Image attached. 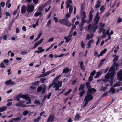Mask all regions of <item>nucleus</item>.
<instances>
[{"label":"nucleus","instance_id":"f257e3e1","mask_svg":"<svg viewBox=\"0 0 122 122\" xmlns=\"http://www.w3.org/2000/svg\"><path fill=\"white\" fill-rule=\"evenodd\" d=\"M71 15L69 12H67L66 15L67 17L66 19H60L59 21V22L60 23L65 25L68 27H70L71 25V24L67 19L68 18L70 17Z\"/></svg>","mask_w":122,"mask_h":122},{"label":"nucleus","instance_id":"f03ea898","mask_svg":"<svg viewBox=\"0 0 122 122\" xmlns=\"http://www.w3.org/2000/svg\"><path fill=\"white\" fill-rule=\"evenodd\" d=\"M86 86L87 89V94H92L93 92H96V90L93 88L91 87L89 82H87L85 84Z\"/></svg>","mask_w":122,"mask_h":122},{"label":"nucleus","instance_id":"7ed1b4c3","mask_svg":"<svg viewBox=\"0 0 122 122\" xmlns=\"http://www.w3.org/2000/svg\"><path fill=\"white\" fill-rule=\"evenodd\" d=\"M97 25H92L91 24H90L88 26L87 28L90 32H93L94 33L98 28V26Z\"/></svg>","mask_w":122,"mask_h":122},{"label":"nucleus","instance_id":"20e7f679","mask_svg":"<svg viewBox=\"0 0 122 122\" xmlns=\"http://www.w3.org/2000/svg\"><path fill=\"white\" fill-rule=\"evenodd\" d=\"M43 85L42 84L39 86L38 87L37 91L38 92H40L42 90V93L43 94H44L46 91V86L45 85H44L43 88L42 86Z\"/></svg>","mask_w":122,"mask_h":122},{"label":"nucleus","instance_id":"39448f33","mask_svg":"<svg viewBox=\"0 0 122 122\" xmlns=\"http://www.w3.org/2000/svg\"><path fill=\"white\" fill-rule=\"evenodd\" d=\"M24 102L21 101H20L18 103H16L15 104V106H18L20 107H33V106L30 105H27L25 104H23L24 103Z\"/></svg>","mask_w":122,"mask_h":122},{"label":"nucleus","instance_id":"423d86ee","mask_svg":"<svg viewBox=\"0 0 122 122\" xmlns=\"http://www.w3.org/2000/svg\"><path fill=\"white\" fill-rule=\"evenodd\" d=\"M55 85V87H56L55 90L56 91L59 90L60 91V89H59V87H61L62 85V81H57V83H53Z\"/></svg>","mask_w":122,"mask_h":122},{"label":"nucleus","instance_id":"0eeeda50","mask_svg":"<svg viewBox=\"0 0 122 122\" xmlns=\"http://www.w3.org/2000/svg\"><path fill=\"white\" fill-rule=\"evenodd\" d=\"M99 15V12H97L96 15L94 19V22L95 24V25H98V22L99 20L100 17L98 15Z\"/></svg>","mask_w":122,"mask_h":122},{"label":"nucleus","instance_id":"6e6552de","mask_svg":"<svg viewBox=\"0 0 122 122\" xmlns=\"http://www.w3.org/2000/svg\"><path fill=\"white\" fill-rule=\"evenodd\" d=\"M34 7L33 5H28L27 7V12L31 13L34 10Z\"/></svg>","mask_w":122,"mask_h":122},{"label":"nucleus","instance_id":"1a4fd4ad","mask_svg":"<svg viewBox=\"0 0 122 122\" xmlns=\"http://www.w3.org/2000/svg\"><path fill=\"white\" fill-rule=\"evenodd\" d=\"M81 15H82L83 17H82L81 19V23L84 24L86 23V21L85 19L86 18V13L85 11H83L82 12H81Z\"/></svg>","mask_w":122,"mask_h":122},{"label":"nucleus","instance_id":"9d476101","mask_svg":"<svg viewBox=\"0 0 122 122\" xmlns=\"http://www.w3.org/2000/svg\"><path fill=\"white\" fill-rule=\"evenodd\" d=\"M55 119V117L54 114L50 115L48 117L46 122H52Z\"/></svg>","mask_w":122,"mask_h":122},{"label":"nucleus","instance_id":"9b49d317","mask_svg":"<svg viewBox=\"0 0 122 122\" xmlns=\"http://www.w3.org/2000/svg\"><path fill=\"white\" fill-rule=\"evenodd\" d=\"M117 79L120 81H122V69L119 71L117 73Z\"/></svg>","mask_w":122,"mask_h":122},{"label":"nucleus","instance_id":"f8f14e48","mask_svg":"<svg viewBox=\"0 0 122 122\" xmlns=\"http://www.w3.org/2000/svg\"><path fill=\"white\" fill-rule=\"evenodd\" d=\"M93 98L91 94H87V96L85 98V100H87L89 102L92 100Z\"/></svg>","mask_w":122,"mask_h":122},{"label":"nucleus","instance_id":"ddd939ff","mask_svg":"<svg viewBox=\"0 0 122 122\" xmlns=\"http://www.w3.org/2000/svg\"><path fill=\"white\" fill-rule=\"evenodd\" d=\"M5 83L8 85H15L16 83L12 81L11 79H10L7 80L5 82Z\"/></svg>","mask_w":122,"mask_h":122},{"label":"nucleus","instance_id":"4468645a","mask_svg":"<svg viewBox=\"0 0 122 122\" xmlns=\"http://www.w3.org/2000/svg\"><path fill=\"white\" fill-rule=\"evenodd\" d=\"M38 51H35V53H37L38 54L44 52L45 51V49L42 48L41 47H39L38 48Z\"/></svg>","mask_w":122,"mask_h":122},{"label":"nucleus","instance_id":"2eb2a0df","mask_svg":"<svg viewBox=\"0 0 122 122\" xmlns=\"http://www.w3.org/2000/svg\"><path fill=\"white\" fill-rule=\"evenodd\" d=\"M43 40V39H41L38 42L35 43L34 45V46L32 47L33 49H34L36 48L41 43Z\"/></svg>","mask_w":122,"mask_h":122},{"label":"nucleus","instance_id":"dca6fc26","mask_svg":"<svg viewBox=\"0 0 122 122\" xmlns=\"http://www.w3.org/2000/svg\"><path fill=\"white\" fill-rule=\"evenodd\" d=\"M56 68H54L52 70L50 71H47L46 73H44L41 74V76L40 77H44L49 75L53 70L55 69Z\"/></svg>","mask_w":122,"mask_h":122},{"label":"nucleus","instance_id":"f3484780","mask_svg":"<svg viewBox=\"0 0 122 122\" xmlns=\"http://www.w3.org/2000/svg\"><path fill=\"white\" fill-rule=\"evenodd\" d=\"M20 97L21 98L24 99L27 101L31 100V98L30 97L27 95H21Z\"/></svg>","mask_w":122,"mask_h":122},{"label":"nucleus","instance_id":"a211bd4d","mask_svg":"<svg viewBox=\"0 0 122 122\" xmlns=\"http://www.w3.org/2000/svg\"><path fill=\"white\" fill-rule=\"evenodd\" d=\"M118 56H117L115 57H114L113 60V61L114 62V65L116 66H118V64L116 63L115 62L116 61H117L118 59Z\"/></svg>","mask_w":122,"mask_h":122},{"label":"nucleus","instance_id":"6ab92c4d","mask_svg":"<svg viewBox=\"0 0 122 122\" xmlns=\"http://www.w3.org/2000/svg\"><path fill=\"white\" fill-rule=\"evenodd\" d=\"M80 69L82 71L85 70V66L83 65L84 62L83 61L79 62Z\"/></svg>","mask_w":122,"mask_h":122},{"label":"nucleus","instance_id":"aec40b11","mask_svg":"<svg viewBox=\"0 0 122 122\" xmlns=\"http://www.w3.org/2000/svg\"><path fill=\"white\" fill-rule=\"evenodd\" d=\"M27 8L26 6L25 5H23L21 8V12L22 14H24L26 12Z\"/></svg>","mask_w":122,"mask_h":122},{"label":"nucleus","instance_id":"412c9836","mask_svg":"<svg viewBox=\"0 0 122 122\" xmlns=\"http://www.w3.org/2000/svg\"><path fill=\"white\" fill-rule=\"evenodd\" d=\"M40 82L39 81H34L31 83V85L33 86H36V87H37V86H38L40 85Z\"/></svg>","mask_w":122,"mask_h":122},{"label":"nucleus","instance_id":"4be33fe9","mask_svg":"<svg viewBox=\"0 0 122 122\" xmlns=\"http://www.w3.org/2000/svg\"><path fill=\"white\" fill-rule=\"evenodd\" d=\"M93 40V39L91 40L88 42L87 44L88 46L87 47V48H89L91 47V43L92 42Z\"/></svg>","mask_w":122,"mask_h":122},{"label":"nucleus","instance_id":"5701e85b","mask_svg":"<svg viewBox=\"0 0 122 122\" xmlns=\"http://www.w3.org/2000/svg\"><path fill=\"white\" fill-rule=\"evenodd\" d=\"M61 75H60L56 77L53 81V83H54V82L56 83V82H57L58 81H57V80H58L59 79V78L61 77Z\"/></svg>","mask_w":122,"mask_h":122},{"label":"nucleus","instance_id":"b1692460","mask_svg":"<svg viewBox=\"0 0 122 122\" xmlns=\"http://www.w3.org/2000/svg\"><path fill=\"white\" fill-rule=\"evenodd\" d=\"M69 71V69L68 67L66 68L63 70L62 73H67Z\"/></svg>","mask_w":122,"mask_h":122},{"label":"nucleus","instance_id":"393cba45","mask_svg":"<svg viewBox=\"0 0 122 122\" xmlns=\"http://www.w3.org/2000/svg\"><path fill=\"white\" fill-rule=\"evenodd\" d=\"M85 85L84 84H81L80 85V87L79 88L78 90L81 91L82 90H84L85 88Z\"/></svg>","mask_w":122,"mask_h":122},{"label":"nucleus","instance_id":"a878e982","mask_svg":"<svg viewBox=\"0 0 122 122\" xmlns=\"http://www.w3.org/2000/svg\"><path fill=\"white\" fill-rule=\"evenodd\" d=\"M7 107L5 106H4L0 107V112H2L4 111L6 109Z\"/></svg>","mask_w":122,"mask_h":122},{"label":"nucleus","instance_id":"bb28decb","mask_svg":"<svg viewBox=\"0 0 122 122\" xmlns=\"http://www.w3.org/2000/svg\"><path fill=\"white\" fill-rule=\"evenodd\" d=\"M45 6H44L43 5H42L40 6L39 7L38 9L37 10L39 11H40L41 12L44 9V8L45 7Z\"/></svg>","mask_w":122,"mask_h":122},{"label":"nucleus","instance_id":"cd10ccee","mask_svg":"<svg viewBox=\"0 0 122 122\" xmlns=\"http://www.w3.org/2000/svg\"><path fill=\"white\" fill-rule=\"evenodd\" d=\"M86 91L85 90H82L81 91L79 92V94L80 97H82L85 93Z\"/></svg>","mask_w":122,"mask_h":122},{"label":"nucleus","instance_id":"c85d7f7f","mask_svg":"<svg viewBox=\"0 0 122 122\" xmlns=\"http://www.w3.org/2000/svg\"><path fill=\"white\" fill-rule=\"evenodd\" d=\"M51 92L49 93L48 95H47L46 96H45L44 97V99H45L46 98H47L48 99H50V97L51 96Z\"/></svg>","mask_w":122,"mask_h":122},{"label":"nucleus","instance_id":"c756f323","mask_svg":"<svg viewBox=\"0 0 122 122\" xmlns=\"http://www.w3.org/2000/svg\"><path fill=\"white\" fill-rule=\"evenodd\" d=\"M81 117V116L79 115V114H76L74 118L75 120L76 121H78L79 120V119Z\"/></svg>","mask_w":122,"mask_h":122},{"label":"nucleus","instance_id":"7c9ffc66","mask_svg":"<svg viewBox=\"0 0 122 122\" xmlns=\"http://www.w3.org/2000/svg\"><path fill=\"white\" fill-rule=\"evenodd\" d=\"M102 73L100 72H97L96 74L94 77V78H98L101 75Z\"/></svg>","mask_w":122,"mask_h":122},{"label":"nucleus","instance_id":"2f4dec72","mask_svg":"<svg viewBox=\"0 0 122 122\" xmlns=\"http://www.w3.org/2000/svg\"><path fill=\"white\" fill-rule=\"evenodd\" d=\"M56 44V43L52 44L46 50V51H47L50 50L51 48L53 46L55 45Z\"/></svg>","mask_w":122,"mask_h":122},{"label":"nucleus","instance_id":"473e14b6","mask_svg":"<svg viewBox=\"0 0 122 122\" xmlns=\"http://www.w3.org/2000/svg\"><path fill=\"white\" fill-rule=\"evenodd\" d=\"M109 78L110 80H113L114 78V75L113 74L110 73H109Z\"/></svg>","mask_w":122,"mask_h":122},{"label":"nucleus","instance_id":"72a5a7b5","mask_svg":"<svg viewBox=\"0 0 122 122\" xmlns=\"http://www.w3.org/2000/svg\"><path fill=\"white\" fill-rule=\"evenodd\" d=\"M64 39L66 40L65 42L66 43L70 41L71 39V38H70L67 36H65L64 37Z\"/></svg>","mask_w":122,"mask_h":122},{"label":"nucleus","instance_id":"f704fd0d","mask_svg":"<svg viewBox=\"0 0 122 122\" xmlns=\"http://www.w3.org/2000/svg\"><path fill=\"white\" fill-rule=\"evenodd\" d=\"M100 25L101 26V28L100 30L101 31H102V30H104L105 31V29H103V28L104 27V26L105 25V24L104 23H103V24L102 23H101L100 24Z\"/></svg>","mask_w":122,"mask_h":122},{"label":"nucleus","instance_id":"c9c22d12","mask_svg":"<svg viewBox=\"0 0 122 122\" xmlns=\"http://www.w3.org/2000/svg\"><path fill=\"white\" fill-rule=\"evenodd\" d=\"M42 14L41 12L40 11L39 12H38V11H36L34 14V15L35 16L37 17L39 15H41Z\"/></svg>","mask_w":122,"mask_h":122},{"label":"nucleus","instance_id":"e433bc0d","mask_svg":"<svg viewBox=\"0 0 122 122\" xmlns=\"http://www.w3.org/2000/svg\"><path fill=\"white\" fill-rule=\"evenodd\" d=\"M12 119L15 122H17L18 121H20L21 120L19 117H17L16 118H12Z\"/></svg>","mask_w":122,"mask_h":122},{"label":"nucleus","instance_id":"4c0bfd02","mask_svg":"<svg viewBox=\"0 0 122 122\" xmlns=\"http://www.w3.org/2000/svg\"><path fill=\"white\" fill-rule=\"evenodd\" d=\"M115 91V89L112 87H111L110 90V92H111L112 93H114Z\"/></svg>","mask_w":122,"mask_h":122},{"label":"nucleus","instance_id":"58836bf2","mask_svg":"<svg viewBox=\"0 0 122 122\" xmlns=\"http://www.w3.org/2000/svg\"><path fill=\"white\" fill-rule=\"evenodd\" d=\"M41 118V117H38L37 118L34 119V122H39V121L40 120Z\"/></svg>","mask_w":122,"mask_h":122},{"label":"nucleus","instance_id":"ea45409f","mask_svg":"<svg viewBox=\"0 0 122 122\" xmlns=\"http://www.w3.org/2000/svg\"><path fill=\"white\" fill-rule=\"evenodd\" d=\"M29 112L28 111L25 110L23 112V115L24 116H26Z\"/></svg>","mask_w":122,"mask_h":122},{"label":"nucleus","instance_id":"a19ab883","mask_svg":"<svg viewBox=\"0 0 122 122\" xmlns=\"http://www.w3.org/2000/svg\"><path fill=\"white\" fill-rule=\"evenodd\" d=\"M81 44V46L82 48H85V44H84L83 43V41H81V42L80 43Z\"/></svg>","mask_w":122,"mask_h":122},{"label":"nucleus","instance_id":"79ce46f5","mask_svg":"<svg viewBox=\"0 0 122 122\" xmlns=\"http://www.w3.org/2000/svg\"><path fill=\"white\" fill-rule=\"evenodd\" d=\"M21 94H19L16 97V99L18 101H20V98H21L20 97V96H21Z\"/></svg>","mask_w":122,"mask_h":122},{"label":"nucleus","instance_id":"37998d69","mask_svg":"<svg viewBox=\"0 0 122 122\" xmlns=\"http://www.w3.org/2000/svg\"><path fill=\"white\" fill-rule=\"evenodd\" d=\"M107 87L105 86H102L101 87L100 90L102 91H103V92L105 91V90H106L107 88Z\"/></svg>","mask_w":122,"mask_h":122},{"label":"nucleus","instance_id":"c03bdc74","mask_svg":"<svg viewBox=\"0 0 122 122\" xmlns=\"http://www.w3.org/2000/svg\"><path fill=\"white\" fill-rule=\"evenodd\" d=\"M109 73H110L108 72L105 76V78L106 79H108L109 78Z\"/></svg>","mask_w":122,"mask_h":122},{"label":"nucleus","instance_id":"a18cd8bd","mask_svg":"<svg viewBox=\"0 0 122 122\" xmlns=\"http://www.w3.org/2000/svg\"><path fill=\"white\" fill-rule=\"evenodd\" d=\"M46 80V78H42L40 79V81L42 83H44Z\"/></svg>","mask_w":122,"mask_h":122},{"label":"nucleus","instance_id":"49530a36","mask_svg":"<svg viewBox=\"0 0 122 122\" xmlns=\"http://www.w3.org/2000/svg\"><path fill=\"white\" fill-rule=\"evenodd\" d=\"M5 5V3L4 2H2L0 3V6L4 7Z\"/></svg>","mask_w":122,"mask_h":122},{"label":"nucleus","instance_id":"de8ad7c7","mask_svg":"<svg viewBox=\"0 0 122 122\" xmlns=\"http://www.w3.org/2000/svg\"><path fill=\"white\" fill-rule=\"evenodd\" d=\"M51 3V2H50L48 1H47L43 5L45 6L46 5H50Z\"/></svg>","mask_w":122,"mask_h":122},{"label":"nucleus","instance_id":"09e8293b","mask_svg":"<svg viewBox=\"0 0 122 122\" xmlns=\"http://www.w3.org/2000/svg\"><path fill=\"white\" fill-rule=\"evenodd\" d=\"M96 71L95 70H93L90 74V76H94L95 73Z\"/></svg>","mask_w":122,"mask_h":122},{"label":"nucleus","instance_id":"8fccbe9b","mask_svg":"<svg viewBox=\"0 0 122 122\" xmlns=\"http://www.w3.org/2000/svg\"><path fill=\"white\" fill-rule=\"evenodd\" d=\"M84 101H85V103L84 105L83 106V108H84L88 104V103L89 102V101L87 100H85L84 99Z\"/></svg>","mask_w":122,"mask_h":122},{"label":"nucleus","instance_id":"3c124183","mask_svg":"<svg viewBox=\"0 0 122 122\" xmlns=\"http://www.w3.org/2000/svg\"><path fill=\"white\" fill-rule=\"evenodd\" d=\"M115 70V68L114 67H111L110 68L109 70V71L111 72L113 71H114Z\"/></svg>","mask_w":122,"mask_h":122},{"label":"nucleus","instance_id":"603ef678","mask_svg":"<svg viewBox=\"0 0 122 122\" xmlns=\"http://www.w3.org/2000/svg\"><path fill=\"white\" fill-rule=\"evenodd\" d=\"M28 53L27 51H22L20 52L21 54L22 55H26Z\"/></svg>","mask_w":122,"mask_h":122},{"label":"nucleus","instance_id":"864d4df0","mask_svg":"<svg viewBox=\"0 0 122 122\" xmlns=\"http://www.w3.org/2000/svg\"><path fill=\"white\" fill-rule=\"evenodd\" d=\"M51 20H49L48 21L46 25V26H48L49 25H50L51 23Z\"/></svg>","mask_w":122,"mask_h":122},{"label":"nucleus","instance_id":"5fc2aeb1","mask_svg":"<svg viewBox=\"0 0 122 122\" xmlns=\"http://www.w3.org/2000/svg\"><path fill=\"white\" fill-rule=\"evenodd\" d=\"M94 10H93V8H91V10L90 11L89 15H92V14L93 13V12L94 11Z\"/></svg>","mask_w":122,"mask_h":122},{"label":"nucleus","instance_id":"6e6d98bb","mask_svg":"<svg viewBox=\"0 0 122 122\" xmlns=\"http://www.w3.org/2000/svg\"><path fill=\"white\" fill-rule=\"evenodd\" d=\"M73 10V8L72 6H71L69 8V12L70 13H71L72 12Z\"/></svg>","mask_w":122,"mask_h":122},{"label":"nucleus","instance_id":"4d7b16f0","mask_svg":"<svg viewBox=\"0 0 122 122\" xmlns=\"http://www.w3.org/2000/svg\"><path fill=\"white\" fill-rule=\"evenodd\" d=\"M30 88L33 90H36L37 88V87L34 86H33L30 87Z\"/></svg>","mask_w":122,"mask_h":122},{"label":"nucleus","instance_id":"13d9d810","mask_svg":"<svg viewBox=\"0 0 122 122\" xmlns=\"http://www.w3.org/2000/svg\"><path fill=\"white\" fill-rule=\"evenodd\" d=\"M91 39L90 35L89 34H87L86 37V39L89 40Z\"/></svg>","mask_w":122,"mask_h":122},{"label":"nucleus","instance_id":"bf43d9fd","mask_svg":"<svg viewBox=\"0 0 122 122\" xmlns=\"http://www.w3.org/2000/svg\"><path fill=\"white\" fill-rule=\"evenodd\" d=\"M72 91L71 89H70L68 91L66 92V93H65V95L66 96L67 95H68V94H69Z\"/></svg>","mask_w":122,"mask_h":122},{"label":"nucleus","instance_id":"052dcab7","mask_svg":"<svg viewBox=\"0 0 122 122\" xmlns=\"http://www.w3.org/2000/svg\"><path fill=\"white\" fill-rule=\"evenodd\" d=\"M122 21V19L120 18V17H118V20L117 21V23H120Z\"/></svg>","mask_w":122,"mask_h":122},{"label":"nucleus","instance_id":"680f3d73","mask_svg":"<svg viewBox=\"0 0 122 122\" xmlns=\"http://www.w3.org/2000/svg\"><path fill=\"white\" fill-rule=\"evenodd\" d=\"M93 17V15H89V20H91V21H92Z\"/></svg>","mask_w":122,"mask_h":122},{"label":"nucleus","instance_id":"e2e57ef3","mask_svg":"<svg viewBox=\"0 0 122 122\" xmlns=\"http://www.w3.org/2000/svg\"><path fill=\"white\" fill-rule=\"evenodd\" d=\"M93 77L92 76H90L89 77L88 81L89 82L91 81L93 79Z\"/></svg>","mask_w":122,"mask_h":122},{"label":"nucleus","instance_id":"0e129e2a","mask_svg":"<svg viewBox=\"0 0 122 122\" xmlns=\"http://www.w3.org/2000/svg\"><path fill=\"white\" fill-rule=\"evenodd\" d=\"M5 66L4 65V63L3 62L0 63V67L2 68H5Z\"/></svg>","mask_w":122,"mask_h":122},{"label":"nucleus","instance_id":"69168bd1","mask_svg":"<svg viewBox=\"0 0 122 122\" xmlns=\"http://www.w3.org/2000/svg\"><path fill=\"white\" fill-rule=\"evenodd\" d=\"M108 94V92H106L103 93L102 95V96L103 97H105V96L107 95Z\"/></svg>","mask_w":122,"mask_h":122},{"label":"nucleus","instance_id":"338daca9","mask_svg":"<svg viewBox=\"0 0 122 122\" xmlns=\"http://www.w3.org/2000/svg\"><path fill=\"white\" fill-rule=\"evenodd\" d=\"M76 28V26L74 24H73L71 28V30H74Z\"/></svg>","mask_w":122,"mask_h":122},{"label":"nucleus","instance_id":"774afa93","mask_svg":"<svg viewBox=\"0 0 122 122\" xmlns=\"http://www.w3.org/2000/svg\"><path fill=\"white\" fill-rule=\"evenodd\" d=\"M121 84V82L120 81H118V82H117L116 83V84L117 86H119Z\"/></svg>","mask_w":122,"mask_h":122}]
</instances>
